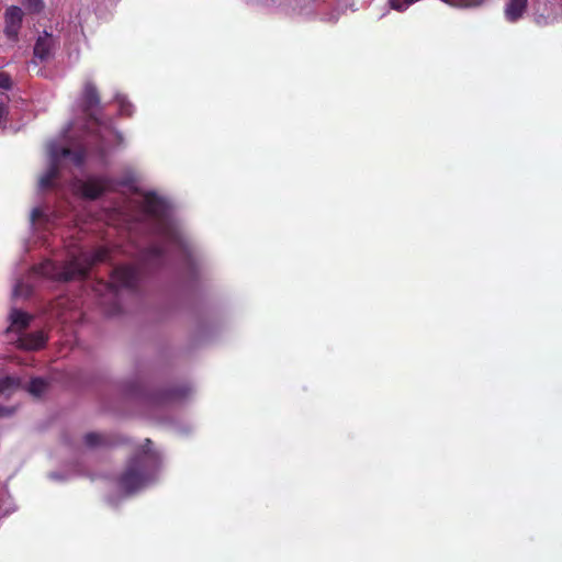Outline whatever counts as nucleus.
Segmentation results:
<instances>
[{"label":"nucleus","mask_w":562,"mask_h":562,"mask_svg":"<svg viewBox=\"0 0 562 562\" xmlns=\"http://www.w3.org/2000/svg\"><path fill=\"white\" fill-rule=\"evenodd\" d=\"M142 207L147 215L156 220L162 218L166 212L165 201L155 192H146L144 194Z\"/></svg>","instance_id":"nucleus-7"},{"label":"nucleus","mask_w":562,"mask_h":562,"mask_svg":"<svg viewBox=\"0 0 562 562\" xmlns=\"http://www.w3.org/2000/svg\"><path fill=\"white\" fill-rule=\"evenodd\" d=\"M151 443L150 439L145 440L142 450L128 460L119 477V486L127 494L145 486L158 469L159 457L150 449Z\"/></svg>","instance_id":"nucleus-1"},{"label":"nucleus","mask_w":562,"mask_h":562,"mask_svg":"<svg viewBox=\"0 0 562 562\" xmlns=\"http://www.w3.org/2000/svg\"><path fill=\"white\" fill-rule=\"evenodd\" d=\"M390 4L392 7V9L396 10V11H404L408 8V5H411V3H406V0L404 1H401V0H390Z\"/></svg>","instance_id":"nucleus-21"},{"label":"nucleus","mask_w":562,"mask_h":562,"mask_svg":"<svg viewBox=\"0 0 562 562\" xmlns=\"http://www.w3.org/2000/svg\"><path fill=\"white\" fill-rule=\"evenodd\" d=\"M100 102L97 87L91 81H87L83 86L79 103L82 113L91 120H97V115L100 112Z\"/></svg>","instance_id":"nucleus-4"},{"label":"nucleus","mask_w":562,"mask_h":562,"mask_svg":"<svg viewBox=\"0 0 562 562\" xmlns=\"http://www.w3.org/2000/svg\"><path fill=\"white\" fill-rule=\"evenodd\" d=\"M22 386V380L19 376L7 375L0 379V394L11 396Z\"/></svg>","instance_id":"nucleus-15"},{"label":"nucleus","mask_w":562,"mask_h":562,"mask_svg":"<svg viewBox=\"0 0 562 562\" xmlns=\"http://www.w3.org/2000/svg\"><path fill=\"white\" fill-rule=\"evenodd\" d=\"M186 395L184 389H168L151 396V402L155 404H165L167 402L181 398Z\"/></svg>","instance_id":"nucleus-16"},{"label":"nucleus","mask_w":562,"mask_h":562,"mask_svg":"<svg viewBox=\"0 0 562 562\" xmlns=\"http://www.w3.org/2000/svg\"><path fill=\"white\" fill-rule=\"evenodd\" d=\"M23 11L16 5H11L4 13V35L11 42H16L23 21Z\"/></svg>","instance_id":"nucleus-6"},{"label":"nucleus","mask_w":562,"mask_h":562,"mask_svg":"<svg viewBox=\"0 0 562 562\" xmlns=\"http://www.w3.org/2000/svg\"><path fill=\"white\" fill-rule=\"evenodd\" d=\"M138 274V269L133 266H119L112 271L109 286L115 290L119 288L136 289Z\"/></svg>","instance_id":"nucleus-5"},{"label":"nucleus","mask_w":562,"mask_h":562,"mask_svg":"<svg viewBox=\"0 0 562 562\" xmlns=\"http://www.w3.org/2000/svg\"><path fill=\"white\" fill-rule=\"evenodd\" d=\"M0 88L10 90L12 88L11 77L7 72H0Z\"/></svg>","instance_id":"nucleus-20"},{"label":"nucleus","mask_w":562,"mask_h":562,"mask_svg":"<svg viewBox=\"0 0 562 562\" xmlns=\"http://www.w3.org/2000/svg\"><path fill=\"white\" fill-rule=\"evenodd\" d=\"M54 47L55 41L53 35L44 32L35 42L33 49L34 56L41 60H47L52 56Z\"/></svg>","instance_id":"nucleus-8"},{"label":"nucleus","mask_w":562,"mask_h":562,"mask_svg":"<svg viewBox=\"0 0 562 562\" xmlns=\"http://www.w3.org/2000/svg\"><path fill=\"white\" fill-rule=\"evenodd\" d=\"M106 257L108 251L99 249L90 258H72L59 266L47 262L46 267L50 268L52 278L57 281L69 282L85 279L92 265L104 261Z\"/></svg>","instance_id":"nucleus-2"},{"label":"nucleus","mask_w":562,"mask_h":562,"mask_svg":"<svg viewBox=\"0 0 562 562\" xmlns=\"http://www.w3.org/2000/svg\"><path fill=\"white\" fill-rule=\"evenodd\" d=\"M85 445L89 448L105 447L110 445V439L99 432H88L83 438Z\"/></svg>","instance_id":"nucleus-17"},{"label":"nucleus","mask_w":562,"mask_h":562,"mask_svg":"<svg viewBox=\"0 0 562 562\" xmlns=\"http://www.w3.org/2000/svg\"><path fill=\"white\" fill-rule=\"evenodd\" d=\"M112 180L106 177H90L87 180H78L77 189L82 198L88 200L99 199L110 189Z\"/></svg>","instance_id":"nucleus-3"},{"label":"nucleus","mask_w":562,"mask_h":562,"mask_svg":"<svg viewBox=\"0 0 562 562\" xmlns=\"http://www.w3.org/2000/svg\"><path fill=\"white\" fill-rule=\"evenodd\" d=\"M9 110L4 103H0V126H4L8 121Z\"/></svg>","instance_id":"nucleus-22"},{"label":"nucleus","mask_w":562,"mask_h":562,"mask_svg":"<svg viewBox=\"0 0 562 562\" xmlns=\"http://www.w3.org/2000/svg\"><path fill=\"white\" fill-rule=\"evenodd\" d=\"M50 151L59 162L63 159H70L75 166H81L86 159V151L83 149L72 150L68 147H54Z\"/></svg>","instance_id":"nucleus-11"},{"label":"nucleus","mask_w":562,"mask_h":562,"mask_svg":"<svg viewBox=\"0 0 562 562\" xmlns=\"http://www.w3.org/2000/svg\"><path fill=\"white\" fill-rule=\"evenodd\" d=\"M166 258V249L160 245H151L143 252V260L146 265L160 267Z\"/></svg>","instance_id":"nucleus-12"},{"label":"nucleus","mask_w":562,"mask_h":562,"mask_svg":"<svg viewBox=\"0 0 562 562\" xmlns=\"http://www.w3.org/2000/svg\"><path fill=\"white\" fill-rule=\"evenodd\" d=\"M43 211L40 209V207H35L32 210L31 212V221L33 223H35L36 221H38L42 216H43Z\"/></svg>","instance_id":"nucleus-23"},{"label":"nucleus","mask_w":562,"mask_h":562,"mask_svg":"<svg viewBox=\"0 0 562 562\" xmlns=\"http://www.w3.org/2000/svg\"><path fill=\"white\" fill-rule=\"evenodd\" d=\"M32 316L21 310H12L10 313L11 326L16 331L25 330L31 323Z\"/></svg>","instance_id":"nucleus-14"},{"label":"nucleus","mask_w":562,"mask_h":562,"mask_svg":"<svg viewBox=\"0 0 562 562\" xmlns=\"http://www.w3.org/2000/svg\"><path fill=\"white\" fill-rule=\"evenodd\" d=\"M60 164L50 151V161L47 170L40 178V187L47 190L54 187L55 180L59 177Z\"/></svg>","instance_id":"nucleus-10"},{"label":"nucleus","mask_w":562,"mask_h":562,"mask_svg":"<svg viewBox=\"0 0 562 562\" xmlns=\"http://www.w3.org/2000/svg\"><path fill=\"white\" fill-rule=\"evenodd\" d=\"M22 5L30 12V13H40L44 8L43 0H20Z\"/></svg>","instance_id":"nucleus-19"},{"label":"nucleus","mask_w":562,"mask_h":562,"mask_svg":"<svg viewBox=\"0 0 562 562\" xmlns=\"http://www.w3.org/2000/svg\"><path fill=\"white\" fill-rule=\"evenodd\" d=\"M165 234H166V237L171 239V240H175L176 239V236L172 232H170L168 228L165 229Z\"/></svg>","instance_id":"nucleus-24"},{"label":"nucleus","mask_w":562,"mask_h":562,"mask_svg":"<svg viewBox=\"0 0 562 562\" xmlns=\"http://www.w3.org/2000/svg\"><path fill=\"white\" fill-rule=\"evenodd\" d=\"M47 336L42 330L33 331L20 338L21 347L27 350H38L45 346Z\"/></svg>","instance_id":"nucleus-13"},{"label":"nucleus","mask_w":562,"mask_h":562,"mask_svg":"<svg viewBox=\"0 0 562 562\" xmlns=\"http://www.w3.org/2000/svg\"><path fill=\"white\" fill-rule=\"evenodd\" d=\"M9 409L2 405H0V416L7 415Z\"/></svg>","instance_id":"nucleus-25"},{"label":"nucleus","mask_w":562,"mask_h":562,"mask_svg":"<svg viewBox=\"0 0 562 562\" xmlns=\"http://www.w3.org/2000/svg\"><path fill=\"white\" fill-rule=\"evenodd\" d=\"M46 387H47V384L43 379L34 378L30 381L26 390L32 395L38 397L45 392Z\"/></svg>","instance_id":"nucleus-18"},{"label":"nucleus","mask_w":562,"mask_h":562,"mask_svg":"<svg viewBox=\"0 0 562 562\" xmlns=\"http://www.w3.org/2000/svg\"><path fill=\"white\" fill-rule=\"evenodd\" d=\"M528 9V0H508L504 8L506 21L516 23L522 19Z\"/></svg>","instance_id":"nucleus-9"}]
</instances>
